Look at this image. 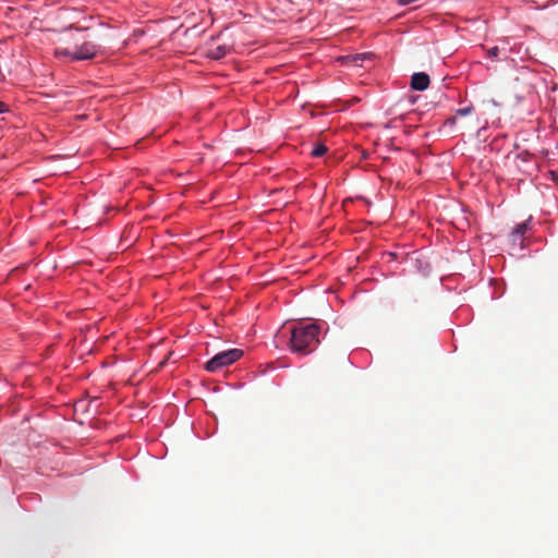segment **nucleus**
Listing matches in <instances>:
<instances>
[{
    "label": "nucleus",
    "mask_w": 558,
    "mask_h": 558,
    "mask_svg": "<svg viewBox=\"0 0 558 558\" xmlns=\"http://www.w3.org/2000/svg\"><path fill=\"white\" fill-rule=\"evenodd\" d=\"M319 327L300 323L291 328L290 348L293 352L308 354L318 343Z\"/></svg>",
    "instance_id": "nucleus-1"
},
{
    "label": "nucleus",
    "mask_w": 558,
    "mask_h": 558,
    "mask_svg": "<svg viewBox=\"0 0 558 558\" xmlns=\"http://www.w3.org/2000/svg\"><path fill=\"white\" fill-rule=\"evenodd\" d=\"M243 355V351L240 349H230L217 353L211 357L205 365L208 372H218L225 366H228L236 362Z\"/></svg>",
    "instance_id": "nucleus-2"
},
{
    "label": "nucleus",
    "mask_w": 558,
    "mask_h": 558,
    "mask_svg": "<svg viewBox=\"0 0 558 558\" xmlns=\"http://www.w3.org/2000/svg\"><path fill=\"white\" fill-rule=\"evenodd\" d=\"M99 47L92 41H84L73 50V61L89 60L93 59Z\"/></svg>",
    "instance_id": "nucleus-3"
},
{
    "label": "nucleus",
    "mask_w": 558,
    "mask_h": 558,
    "mask_svg": "<svg viewBox=\"0 0 558 558\" xmlns=\"http://www.w3.org/2000/svg\"><path fill=\"white\" fill-rule=\"evenodd\" d=\"M429 76L424 72L414 73L411 77L410 86L414 90H425L429 86Z\"/></svg>",
    "instance_id": "nucleus-4"
},
{
    "label": "nucleus",
    "mask_w": 558,
    "mask_h": 558,
    "mask_svg": "<svg viewBox=\"0 0 558 558\" xmlns=\"http://www.w3.org/2000/svg\"><path fill=\"white\" fill-rule=\"evenodd\" d=\"M529 221H523L521 223H518L513 231L511 232L510 236L513 242L521 241L522 236L525 234V232L529 230Z\"/></svg>",
    "instance_id": "nucleus-5"
},
{
    "label": "nucleus",
    "mask_w": 558,
    "mask_h": 558,
    "mask_svg": "<svg viewBox=\"0 0 558 558\" xmlns=\"http://www.w3.org/2000/svg\"><path fill=\"white\" fill-rule=\"evenodd\" d=\"M227 51L228 49L226 46H217L208 50V57L218 60L223 58L227 54Z\"/></svg>",
    "instance_id": "nucleus-6"
},
{
    "label": "nucleus",
    "mask_w": 558,
    "mask_h": 558,
    "mask_svg": "<svg viewBox=\"0 0 558 558\" xmlns=\"http://www.w3.org/2000/svg\"><path fill=\"white\" fill-rule=\"evenodd\" d=\"M54 53L59 58L66 57L73 60V50H70L69 48H57Z\"/></svg>",
    "instance_id": "nucleus-7"
},
{
    "label": "nucleus",
    "mask_w": 558,
    "mask_h": 558,
    "mask_svg": "<svg viewBox=\"0 0 558 558\" xmlns=\"http://www.w3.org/2000/svg\"><path fill=\"white\" fill-rule=\"evenodd\" d=\"M366 58H367L366 53H359V54L348 57V60H350L353 64L361 66L362 61H364Z\"/></svg>",
    "instance_id": "nucleus-8"
},
{
    "label": "nucleus",
    "mask_w": 558,
    "mask_h": 558,
    "mask_svg": "<svg viewBox=\"0 0 558 558\" xmlns=\"http://www.w3.org/2000/svg\"><path fill=\"white\" fill-rule=\"evenodd\" d=\"M328 148L324 144L316 145L312 150V156L322 157L327 153Z\"/></svg>",
    "instance_id": "nucleus-9"
},
{
    "label": "nucleus",
    "mask_w": 558,
    "mask_h": 558,
    "mask_svg": "<svg viewBox=\"0 0 558 558\" xmlns=\"http://www.w3.org/2000/svg\"><path fill=\"white\" fill-rule=\"evenodd\" d=\"M499 52H500V49L497 46H495V47H492L490 49H488L487 56L492 60H497Z\"/></svg>",
    "instance_id": "nucleus-10"
},
{
    "label": "nucleus",
    "mask_w": 558,
    "mask_h": 558,
    "mask_svg": "<svg viewBox=\"0 0 558 558\" xmlns=\"http://www.w3.org/2000/svg\"><path fill=\"white\" fill-rule=\"evenodd\" d=\"M473 109H474V108H473V106H469V107H465V108H461V109H458V110L456 111V114H457V116H462V117H463V116H468V114H470V113L473 111Z\"/></svg>",
    "instance_id": "nucleus-11"
},
{
    "label": "nucleus",
    "mask_w": 558,
    "mask_h": 558,
    "mask_svg": "<svg viewBox=\"0 0 558 558\" xmlns=\"http://www.w3.org/2000/svg\"><path fill=\"white\" fill-rule=\"evenodd\" d=\"M456 122H457V117H456V116H454V117H451V118H449V119L447 120V123H450V124H456Z\"/></svg>",
    "instance_id": "nucleus-12"
}]
</instances>
